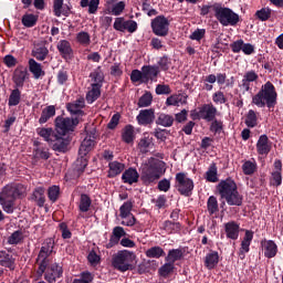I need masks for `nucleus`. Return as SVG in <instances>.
<instances>
[{
    "instance_id": "8",
    "label": "nucleus",
    "mask_w": 283,
    "mask_h": 283,
    "mask_svg": "<svg viewBox=\"0 0 283 283\" xmlns=\"http://www.w3.org/2000/svg\"><path fill=\"white\" fill-rule=\"evenodd\" d=\"M175 187L181 196H191L193 191V180L185 172H178L175 177Z\"/></svg>"
},
{
    "instance_id": "55",
    "label": "nucleus",
    "mask_w": 283,
    "mask_h": 283,
    "mask_svg": "<svg viewBox=\"0 0 283 283\" xmlns=\"http://www.w3.org/2000/svg\"><path fill=\"white\" fill-rule=\"evenodd\" d=\"M245 125L248 127H255L258 125V114H255V111L250 109L248 112V115L245 117Z\"/></svg>"
},
{
    "instance_id": "48",
    "label": "nucleus",
    "mask_w": 283,
    "mask_h": 283,
    "mask_svg": "<svg viewBox=\"0 0 283 283\" xmlns=\"http://www.w3.org/2000/svg\"><path fill=\"white\" fill-rule=\"evenodd\" d=\"M206 180L208 182H218V167H216V164L210 165L206 172Z\"/></svg>"
},
{
    "instance_id": "50",
    "label": "nucleus",
    "mask_w": 283,
    "mask_h": 283,
    "mask_svg": "<svg viewBox=\"0 0 283 283\" xmlns=\"http://www.w3.org/2000/svg\"><path fill=\"white\" fill-rule=\"evenodd\" d=\"M146 255L148 258H155L158 260L165 255V250H163L160 247H153L146 251Z\"/></svg>"
},
{
    "instance_id": "47",
    "label": "nucleus",
    "mask_w": 283,
    "mask_h": 283,
    "mask_svg": "<svg viewBox=\"0 0 283 283\" xmlns=\"http://www.w3.org/2000/svg\"><path fill=\"white\" fill-rule=\"evenodd\" d=\"M33 156L36 160H48L50 158V149L45 147H38L34 149Z\"/></svg>"
},
{
    "instance_id": "18",
    "label": "nucleus",
    "mask_w": 283,
    "mask_h": 283,
    "mask_svg": "<svg viewBox=\"0 0 283 283\" xmlns=\"http://www.w3.org/2000/svg\"><path fill=\"white\" fill-rule=\"evenodd\" d=\"M251 242H253V231L245 230V234L241 241V248L239 250V256L241 260L247 258V253L251 251Z\"/></svg>"
},
{
    "instance_id": "24",
    "label": "nucleus",
    "mask_w": 283,
    "mask_h": 283,
    "mask_svg": "<svg viewBox=\"0 0 283 283\" xmlns=\"http://www.w3.org/2000/svg\"><path fill=\"white\" fill-rule=\"evenodd\" d=\"M138 178H140L138 170L130 167L123 172L122 182H124V185H135V182H138Z\"/></svg>"
},
{
    "instance_id": "32",
    "label": "nucleus",
    "mask_w": 283,
    "mask_h": 283,
    "mask_svg": "<svg viewBox=\"0 0 283 283\" xmlns=\"http://www.w3.org/2000/svg\"><path fill=\"white\" fill-rule=\"evenodd\" d=\"M57 50L63 59H70L72 56V44L67 40H61L57 43Z\"/></svg>"
},
{
    "instance_id": "52",
    "label": "nucleus",
    "mask_w": 283,
    "mask_h": 283,
    "mask_svg": "<svg viewBox=\"0 0 283 283\" xmlns=\"http://www.w3.org/2000/svg\"><path fill=\"white\" fill-rule=\"evenodd\" d=\"M176 265L174 263L166 261V263L159 269V275H161V277H167V275L174 273Z\"/></svg>"
},
{
    "instance_id": "15",
    "label": "nucleus",
    "mask_w": 283,
    "mask_h": 283,
    "mask_svg": "<svg viewBox=\"0 0 283 283\" xmlns=\"http://www.w3.org/2000/svg\"><path fill=\"white\" fill-rule=\"evenodd\" d=\"M51 145L53 151H59L60 154H65L67 151V147H70V138H64L59 133L53 137V142Z\"/></svg>"
},
{
    "instance_id": "64",
    "label": "nucleus",
    "mask_w": 283,
    "mask_h": 283,
    "mask_svg": "<svg viewBox=\"0 0 283 283\" xmlns=\"http://www.w3.org/2000/svg\"><path fill=\"white\" fill-rule=\"evenodd\" d=\"M92 273L90 272H83L80 276V279H75L73 283H90L92 282Z\"/></svg>"
},
{
    "instance_id": "35",
    "label": "nucleus",
    "mask_w": 283,
    "mask_h": 283,
    "mask_svg": "<svg viewBox=\"0 0 283 283\" xmlns=\"http://www.w3.org/2000/svg\"><path fill=\"white\" fill-rule=\"evenodd\" d=\"M218 262H220V255L217 251H211L206 255L205 266L211 271L214 266H218Z\"/></svg>"
},
{
    "instance_id": "58",
    "label": "nucleus",
    "mask_w": 283,
    "mask_h": 283,
    "mask_svg": "<svg viewBox=\"0 0 283 283\" xmlns=\"http://www.w3.org/2000/svg\"><path fill=\"white\" fill-rule=\"evenodd\" d=\"M154 101V96H151V93L146 92L138 101V107H149L151 105V102Z\"/></svg>"
},
{
    "instance_id": "46",
    "label": "nucleus",
    "mask_w": 283,
    "mask_h": 283,
    "mask_svg": "<svg viewBox=\"0 0 283 283\" xmlns=\"http://www.w3.org/2000/svg\"><path fill=\"white\" fill-rule=\"evenodd\" d=\"M132 209H134V203L132 201L124 202L119 208V218H127L129 216H134L132 213Z\"/></svg>"
},
{
    "instance_id": "12",
    "label": "nucleus",
    "mask_w": 283,
    "mask_h": 283,
    "mask_svg": "<svg viewBox=\"0 0 283 283\" xmlns=\"http://www.w3.org/2000/svg\"><path fill=\"white\" fill-rule=\"evenodd\" d=\"M63 277V265L59 263L51 264L44 274V280L49 283L56 282V280H61Z\"/></svg>"
},
{
    "instance_id": "62",
    "label": "nucleus",
    "mask_w": 283,
    "mask_h": 283,
    "mask_svg": "<svg viewBox=\"0 0 283 283\" xmlns=\"http://www.w3.org/2000/svg\"><path fill=\"white\" fill-rule=\"evenodd\" d=\"M151 146V138L144 137L138 143V148L142 151V154H147L149 151V147Z\"/></svg>"
},
{
    "instance_id": "53",
    "label": "nucleus",
    "mask_w": 283,
    "mask_h": 283,
    "mask_svg": "<svg viewBox=\"0 0 283 283\" xmlns=\"http://www.w3.org/2000/svg\"><path fill=\"white\" fill-rule=\"evenodd\" d=\"M126 6L127 4L125 3V1L114 3L111 8V14H113L114 17H120V14H123V12L125 11Z\"/></svg>"
},
{
    "instance_id": "14",
    "label": "nucleus",
    "mask_w": 283,
    "mask_h": 283,
    "mask_svg": "<svg viewBox=\"0 0 283 283\" xmlns=\"http://www.w3.org/2000/svg\"><path fill=\"white\" fill-rule=\"evenodd\" d=\"M198 116L202 120H206L207 123H211V120H216V116H218V108H216L213 104H203L199 108Z\"/></svg>"
},
{
    "instance_id": "7",
    "label": "nucleus",
    "mask_w": 283,
    "mask_h": 283,
    "mask_svg": "<svg viewBox=\"0 0 283 283\" xmlns=\"http://www.w3.org/2000/svg\"><path fill=\"white\" fill-rule=\"evenodd\" d=\"M52 251H54V241L50 239L43 243L36 259V264L39 265L40 273H45L48 264H50V259L48 258L52 255Z\"/></svg>"
},
{
    "instance_id": "30",
    "label": "nucleus",
    "mask_w": 283,
    "mask_h": 283,
    "mask_svg": "<svg viewBox=\"0 0 283 283\" xmlns=\"http://www.w3.org/2000/svg\"><path fill=\"white\" fill-rule=\"evenodd\" d=\"M272 185L274 187H280L282 185V161L276 159L274 161V170L272 171Z\"/></svg>"
},
{
    "instance_id": "5",
    "label": "nucleus",
    "mask_w": 283,
    "mask_h": 283,
    "mask_svg": "<svg viewBox=\"0 0 283 283\" xmlns=\"http://www.w3.org/2000/svg\"><path fill=\"white\" fill-rule=\"evenodd\" d=\"M136 261V254L129 250H119L113 255L112 265L120 273L132 271L134 269V262Z\"/></svg>"
},
{
    "instance_id": "38",
    "label": "nucleus",
    "mask_w": 283,
    "mask_h": 283,
    "mask_svg": "<svg viewBox=\"0 0 283 283\" xmlns=\"http://www.w3.org/2000/svg\"><path fill=\"white\" fill-rule=\"evenodd\" d=\"M185 253L181 249H171L168 251V254L165 259L166 262H170L171 264H176L184 258Z\"/></svg>"
},
{
    "instance_id": "27",
    "label": "nucleus",
    "mask_w": 283,
    "mask_h": 283,
    "mask_svg": "<svg viewBox=\"0 0 283 283\" xmlns=\"http://www.w3.org/2000/svg\"><path fill=\"white\" fill-rule=\"evenodd\" d=\"M143 72H144V83H149V81H156L158 77V74H160V69L158 66H151V65H146L143 66Z\"/></svg>"
},
{
    "instance_id": "13",
    "label": "nucleus",
    "mask_w": 283,
    "mask_h": 283,
    "mask_svg": "<svg viewBox=\"0 0 283 283\" xmlns=\"http://www.w3.org/2000/svg\"><path fill=\"white\" fill-rule=\"evenodd\" d=\"M30 78V73H28V69L23 65L18 66L12 76V81L18 88H23L25 82Z\"/></svg>"
},
{
    "instance_id": "56",
    "label": "nucleus",
    "mask_w": 283,
    "mask_h": 283,
    "mask_svg": "<svg viewBox=\"0 0 283 283\" xmlns=\"http://www.w3.org/2000/svg\"><path fill=\"white\" fill-rule=\"evenodd\" d=\"M212 101L214 105H224L227 103V95L222 91H217L212 94Z\"/></svg>"
},
{
    "instance_id": "25",
    "label": "nucleus",
    "mask_w": 283,
    "mask_h": 283,
    "mask_svg": "<svg viewBox=\"0 0 283 283\" xmlns=\"http://www.w3.org/2000/svg\"><path fill=\"white\" fill-rule=\"evenodd\" d=\"M258 78L259 76L258 73H255V71H248L243 75L240 87H242L244 92H251V83H255Z\"/></svg>"
},
{
    "instance_id": "17",
    "label": "nucleus",
    "mask_w": 283,
    "mask_h": 283,
    "mask_svg": "<svg viewBox=\"0 0 283 283\" xmlns=\"http://www.w3.org/2000/svg\"><path fill=\"white\" fill-rule=\"evenodd\" d=\"M83 107H85V99L78 98L75 102L69 103L66 105L67 112L72 114V116H76L78 120H81L82 116H85V113L83 112Z\"/></svg>"
},
{
    "instance_id": "22",
    "label": "nucleus",
    "mask_w": 283,
    "mask_h": 283,
    "mask_svg": "<svg viewBox=\"0 0 283 283\" xmlns=\"http://www.w3.org/2000/svg\"><path fill=\"white\" fill-rule=\"evenodd\" d=\"M224 231L228 240H238V238H240V223L229 221L224 223Z\"/></svg>"
},
{
    "instance_id": "21",
    "label": "nucleus",
    "mask_w": 283,
    "mask_h": 283,
    "mask_svg": "<svg viewBox=\"0 0 283 283\" xmlns=\"http://www.w3.org/2000/svg\"><path fill=\"white\" fill-rule=\"evenodd\" d=\"M125 235H127V232H125V228L120 226L115 227L113 229L109 241L106 244V249H112L113 247H116V244H118V242H120V239L125 238Z\"/></svg>"
},
{
    "instance_id": "39",
    "label": "nucleus",
    "mask_w": 283,
    "mask_h": 283,
    "mask_svg": "<svg viewBox=\"0 0 283 283\" xmlns=\"http://www.w3.org/2000/svg\"><path fill=\"white\" fill-rule=\"evenodd\" d=\"M174 120L176 119L172 115L161 113L156 119V125H160L161 127H171L174 125Z\"/></svg>"
},
{
    "instance_id": "31",
    "label": "nucleus",
    "mask_w": 283,
    "mask_h": 283,
    "mask_svg": "<svg viewBox=\"0 0 283 283\" xmlns=\"http://www.w3.org/2000/svg\"><path fill=\"white\" fill-rule=\"evenodd\" d=\"M56 116V107L54 105L46 106L42 109L41 116L39 118L40 125H45L50 118H54Z\"/></svg>"
},
{
    "instance_id": "4",
    "label": "nucleus",
    "mask_w": 283,
    "mask_h": 283,
    "mask_svg": "<svg viewBox=\"0 0 283 283\" xmlns=\"http://www.w3.org/2000/svg\"><path fill=\"white\" fill-rule=\"evenodd\" d=\"M212 10L217 21H219L223 28H229V25L233 28L240 23V15L227 7L214 4L212 6Z\"/></svg>"
},
{
    "instance_id": "6",
    "label": "nucleus",
    "mask_w": 283,
    "mask_h": 283,
    "mask_svg": "<svg viewBox=\"0 0 283 283\" xmlns=\"http://www.w3.org/2000/svg\"><path fill=\"white\" fill-rule=\"evenodd\" d=\"M78 117H63L55 118V132L59 136H70L78 125Z\"/></svg>"
},
{
    "instance_id": "49",
    "label": "nucleus",
    "mask_w": 283,
    "mask_h": 283,
    "mask_svg": "<svg viewBox=\"0 0 283 283\" xmlns=\"http://www.w3.org/2000/svg\"><path fill=\"white\" fill-rule=\"evenodd\" d=\"M38 18L32 13H27L22 17V24L24 28H34L36 25Z\"/></svg>"
},
{
    "instance_id": "63",
    "label": "nucleus",
    "mask_w": 283,
    "mask_h": 283,
    "mask_svg": "<svg viewBox=\"0 0 283 283\" xmlns=\"http://www.w3.org/2000/svg\"><path fill=\"white\" fill-rule=\"evenodd\" d=\"M208 211L210 216H213V213H217L218 211V199L214 196H211L208 199Z\"/></svg>"
},
{
    "instance_id": "59",
    "label": "nucleus",
    "mask_w": 283,
    "mask_h": 283,
    "mask_svg": "<svg viewBox=\"0 0 283 283\" xmlns=\"http://www.w3.org/2000/svg\"><path fill=\"white\" fill-rule=\"evenodd\" d=\"M86 155H78V158L75 161L76 171L83 172L85 171V167H87V157Z\"/></svg>"
},
{
    "instance_id": "42",
    "label": "nucleus",
    "mask_w": 283,
    "mask_h": 283,
    "mask_svg": "<svg viewBox=\"0 0 283 283\" xmlns=\"http://www.w3.org/2000/svg\"><path fill=\"white\" fill-rule=\"evenodd\" d=\"M92 207V199L90 196L83 193L80 198L78 209L82 213H87L90 211V208Z\"/></svg>"
},
{
    "instance_id": "51",
    "label": "nucleus",
    "mask_w": 283,
    "mask_h": 283,
    "mask_svg": "<svg viewBox=\"0 0 283 283\" xmlns=\"http://www.w3.org/2000/svg\"><path fill=\"white\" fill-rule=\"evenodd\" d=\"M20 242H23V231L17 230L8 238V244H20Z\"/></svg>"
},
{
    "instance_id": "20",
    "label": "nucleus",
    "mask_w": 283,
    "mask_h": 283,
    "mask_svg": "<svg viewBox=\"0 0 283 283\" xmlns=\"http://www.w3.org/2000/svg\"><path fill=\"white\" fill-rule=\"evenodd\" d=\"M188 98L189 96L187 93L172 94L167 97L166 105L167 107H180L182 105H187Z\"/></svg>"
},
{
    "instance_id": "37",
    "label": "nucleus",
    "mask_w": 283,
    "mask_h": 283,
    "mask_svg": "<svg viewBox=\"0 0 283 283\" xmlns=\"http://www.w3.org/2000/svg\"><path fill=\"white\" fill-rule=\"evenodd\" d=\"M32 200H34L38 207H43L45 205V188H35L32 195Z\"/></svg>"
},
{
    "instance_id": "40",
    "label": "nucleus",
    "mask_w": 283,
    "mask_h": 283,
    "mask_svg": "<svg viewBox=\"0 0 283 283\" xmlns=\"http://www.w3.org/2000/svg\"><path fill=\"white\" fill-rule=\"evenodd\" d=\"M53 12H54L55 17H61L62 14L64 17H67V14L70 12V8L63 7V0H54Z\"/></svg>"
},
{
    "instance_id": "45",
    "label": "nucleus",
    "mask_w": 283,
    "mask_h": 283,
    "mask_svg": "<svg viewBox=\"0 0 283 283\" xmlns=\"http://www.w3.org/2000/svg\"><path fill=\"white\" fill-rule=\"evenodd\" d=\"M19 103H21V91L15 87L9 96L8 105L9 107H17Z\"/></svg>"
},
{
    "instance_id": "34",
    "label": "nucleus",
    "mask_w": 283,
    "mask_h": 283,
    "mask_svg": "<svg viewBox=\"0 0 283 283\" xmlns=\"http://www.w3.org/2000/svg\"><path fill=\"white\" fill-rule=\"evenodd\" d=\"M136 139V133L134 130V126L127 125L122 130V140L126 143L127 145H132L134 140Z\"/></svg>"
},
{
    "instance_id": "41",
    "label": "nucleus",
    "mask_w": 283,
    "mask_h": 283,
    "mask_svg": "<svg viewBox=\"0 0 283 283\" xmlns=\"http://www.w3.org/2000/svg\"><path fill=\"white\" fill-rule=\"evenodd\" d=\"M91 149H94V140L85 138L78 149V156H87Z\"/></svg>"
},
{
    "instance_id": "36",
    "label": "nucleus",
    "mask_w": 283,
    "mask_h": 283,
    "mask_svg": "<svg viewBox=\"0 0 283 283\" xmlns=\"http://www.w3.org/2000/svg\"><path fill=\"white\" fill-rule=\"evenodd\" d=\"M101 84H92V90L86 94V103L92 105L95 101H98L101 97Z\"/></svg>"
},
{
    "instance_id": "28",
    "label": "nucleus",
    "mask_w": 283,
    "mask_h": 283,
    "mask_svg": "<svg viewBox=\"0 0 283 283\" xmlns=\"http://www.w3.org/2000/svg\"><path fill=\"white\" fill-rule=\"evenodd\" d=\"M36 134L38 136L43 138L45 143H49V145L54 143V137L56 136V133L52 127H38Z\"/></svg>"
},
{
    "instance_id": "29",
    "label": "nucleus",
    "mask_w": 283,
    "mask_h": 283,
    "mask_svg": "<svg viewBox=\"0 0 283 283\" xmlns=\"http://www.w3.org/2000/svg\"><path fill=\"white\" fill-rule=\"evenodd\" d=\"M123 171H125V164L117 160L108 164V178H116V176H120Z\"/></svg>"
},
{
    "instance_id": "61",
    "label": "nucleus",
    "mask_w": 283,
    "mask_h": 283,
    "mask_svg": "<svg viewBox=\"0 0 283 283\" xmlns=\"http://www.w3.org/2000/svg\"><path fill=\"white\" fill-rule=\"evenodd\" d=\"M61 193V188L59 186H52L48 190L49 200L51 202H56L59 200V196Z\"/></svg>"
},
{
    "instance_id": "10",
    "label": "nucleus",
    "mask_w": 283,
    "mask_h": 283,
    "mask_svg": "<svg viewBox=\"0 0 283 283\" xmlns=\"http://www.w3.org/2000/svg\"><path fill=\"white\" fill-rule=\"evenodd\" d=\"M23 193V186L21 185H8L0 192V200H11L19 198Z\"/></svg>"
},
{
    "instance_id": "9",
    "label": "nucleus",
    "mask_w": 283,
    "mask_h": 283,
    "mask_svg": "<svg viewBox=\"0 0 283 283\" xmlns=\"http://www.w3.org/2000/svg\"><path fill=\"white\" fill-rule=\"evenodd\" d=\"M170 21L165 15H157L151 20V30L156 36H167L169 34Z\"/></svg>"
},
{
    "instance_id": "1",
    "label": "nucleus",
    "mask_w": 283,
    "mask_h": 283,
    "mask_svg": "<svg viewBox=\"0 0 283 283\" xmlns=\"http://www.w3.org/2000/svg\"><path fill=\"white\" fill-rule=\"evenodd\" d=\"M167 171V166L165 161L160 159L151 158L148 161L142 164L140 166V178L144 185H151L156 180H160Z\"/></svg>"
},
{
    "instance_id": "11",
    "label": "nucleus",
    "mask_w": 283,
    "mask_h": 283,
    "mask_svg": "<svg viewBox=\"0 0 283 283\" xmlns=\"http://www.w3.org/2000/svg\"><path fill=\"white\" fill-rule=\"evenodd\" d=\"M114 30L117 32H127L134 33L138 30V23L134 20H126L125 18H116L114 22Z\"/></svg>"
},
{
    "instance_id": "23",
    "label": "nucleus",
    "mask_w": 283,
    "mask_h": 283,
    "mask_svg": "<svg viewBox=\"0 0 283 283\" xmlns=\"http://www.w3.org/2000/svg\"><path fill=\"white\" fill-rule=\"evenodd\" d=\"M17 259L10 252L0 251V266L14 271Z\"/></svg>"
},
{
    "instance_id": "2",
    "label": "nucleus",
    "mask_w": 283,
    "mask_h": 283,
    "mask_svg": "<svg viewBox=\"0 0 283 283\" xmlns=\"http://www.w3.org/2000/svg\"><path fill=\"white\" fill-rule=\"evenodd\" d=\"M220 197L230 207H242V195L238 191V185L231 179L222 180L217 186Z\"/></svg>"
},
{
    "instance_id": "60",
    "label": "nucleus",
    "mask_w": 283,
    "mask_h": 283,
    "mask_svg": "<svg viewBox=\"0 0 283 283\" xmlns=\"http://www.w3.org/2000/svg\"><path fill=\"white\" fill-rule=\"evenodd\" d=\"M255 17L259 21H269V19H271V9L262 8L255 12Z\"/></svg>"
},
{
    "instance_id": "19",
    "label": "nucleus",
    "mask_w": 283,
    "mask_h": 283,
    "mask_svg": "<svg viewBox=\"0 0 283 283\" xmlns=\"http://www.w3.org/2000/svg\"><path fill=\"white\" fill-rule=\"evenodd\" d=\"M273 145L271 140H269V136L266 135H261L259 137V140L256 143V151L259 156H269L271 154Z\"/></svg>"
},
{
    "instance_id": "43",
    "label": "nucleus",
    "mask_w": 283,
    "mask_h": 283,
    "mask_svg": "<svg viewBox=\"0 0 283 283\" xmlns=\"http://www.w3.org/2000/svg\"><path fill=\"white\" fill-rule=\"evenodd\" d=\"M242 171L244 176H253L254 171H258V163L255 160H247L242 165Z\"/></svg>"
},
{
    "instance_id": "16",
    "label": "nucleus",
    "mask_w": 283,
    "mask_h": 283,
    "mask_svg": "<svg viewBox=\"0 0 283 283\" xmlns=\"http://www.w3.org/2000/svg\"><path fill=\"white\" fill-rule=\"evenodd\" d=\"M261 248L264 258H268V260H271L277 255V244L273 240H262Z\"/></svg>"
},
{
    "instance_id": "54",
    "label": "nucleus",
    "mask_w": 283,
    "mask_h": 283,
    "mask_svg": "<svg viewBox=\"0 0 283 283\" xmlns=\"http://www.w3.org/2000/svg\"><path fill=\"white\" fill-rule=\"evenodd\" d=\"M48 54H49V51H48V48L45 46H38L33 51V56L38 61H45V57L48 56Z\"/></svg>"
},
{
    "instance_id": "57",
    "label": "nucleus",
    "mask_w": 283,
    "mask_h": 283,
    "mask_svg": "<svg viewBox=\"0 0 283 283\" xmlns=\"http://www.w3.org/2000/svg\"><path fill=\"white\" fill-rule=\"evenodd\" d=\"M130 81L133 83H145V72L139 70L132 71Z\"/></svg>"
},
{
    "instance_id": "33",
    "label": "nucleus",
    "mask_w": 283,
    "mask_h": 283,
    "mask_svg": "<svg viewBox=\"0 0 283 283\" xmlns=\"http://www.w3.org/2000/svg\"><path fill=\"white\" fill-rule=\"evenodd\" d=\"M29 72L33 74V78H39L40 76H45V72L43 71V66L39 64L34 59L29 60Z\"/></svg>"
},
{
    "instance_id": "26",
    "label": "nucleus",
    "mask_w": 283,
    "mask_h": 283,
    "mask_svg": "<svg viewBox=\"0 0 283 283\" xmlns=\"http://www.w3.org/2000/svg\"><path fill=\"white\" fill-rule=\"evenodd\" d=\"M156 118L154 109H143L137 116L138 125H151Z\"/></svg>"
},
{
    "instance_id": "44",
    "label": "nucleus",
    "mask_w": 283,
    "mask_h": 283,
    "mask_svg": "<svg viewBox=\"0 0 283 283\" xmlns=\"http://www.w3.org/2000/svg\"><path fill=\"white\" fill-rule=\"evenodd\" d=\"M76 42L83 48H87L92 43V36L85 31H81L76 34Z\"/></svg>"
},
{
    "instance_id": "3",
    "label": "nucleus",
    "mask_w": 283,
    "mask_h": 283,
    "mask_svg": "<svg viewBox=\"0 0 283 283\" xmlns=\"http://www.w3.org/2000/svg\"><path fill=\"white\" fill-rule=\"evenodd\" d=\"M252 104L256 107H268L269 109L277 105V92L271 82H266L261 90L252 97Z\"/></svg>"
}]
</instances>
